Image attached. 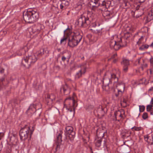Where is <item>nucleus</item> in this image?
<instances>
[{
  "mask_svg": "<svg viewBox=\"0 0 153 153\" xmlns=\"http://www.w3.org/2000/svg\"><path fill=\"white\" fill-rule=\"evenodd\" d=\"M4 134L3 132L0 133V140H1L2 138L4 137Z\"/></svg>",
  "mask_w": 153,
  "mask_h": 153,
  "instance_id": "obj_46",
  "label": "nucleus"
},
{
  "mask_svg": "<svg viewBox=\"0 0 153 153\" xmlns=\"http://www.w3.org/2000/svg\"><path fill=\"white\" fill-rule=\"evenodd\" d=\"M95 32L98 35H100L102 33L101 29L99 30H96Z\"/></svg>",
  "mask_w": 153,
  "mask_h": 153,
  "instance_id": "obj_45",
  "label": "nucleus"
},
{
  "mask_svg": "<svg viewBox=\"0 0 153 153\" xmlns=\"http://www.w3.org/2000/svg\"><path fill=\"white\" fill-rule=\"evenodd\" d=\"M86 67L85 65L81 66V69L79 72L76 73L75 78L78 79L81 76L82 74H84L85 72Z\"/></svg>",
  "mask_w": 153,
  "mask_h": 153,
  "instance_id": "obj_14",
  "label": "nucleus"
},
{
  "mask_svg": "<svg viewBox=\"0 0 153 153\" xmlns=\"http://www.w3.org/2000/svg\"><path fill=\"white\" fill-rule=\"evenodd\" d=\"M4 32H6L5 31L1 30L0 32V34H2L3 33H4Z\"/></svg>",
  "mask_w": 153,
  "mask_h": 153,
  "instance_id": "obj_52",
  "label": "nucleus"
},
{
  "mask_svg": "<svg viewBox=\"0 0 153 153\" xmlns=\"http://www.w3.org/2000/svg\"><path fill=\"white\" fill-rule=\"evenodd\" d=\"M117 56V54L116 53H115L111 56V59H113V62H115L117 60V59L116 58Z\"/></svg>",
  "mask_w": 153,
  "mask_h": 153,
  "instance_id": "obj_38",
  "label": "nucleus"
},
{
  "mask_svg": "<svg viewBox=\"0 0 153 153\" xmlns=\"http://www.w3.org/2000/svg\"><path fill=\"white\" fill-rule=\"evenodd\" d=\"M115 95L117 97L118 96V95L117 94H116Z\"/></svg>",
  "mask_w": 153,
  "mask_h": 153,
  "instance_id": "obj_58",
  "label": "nucleus"
},
{
  "mask_svg": "<svg viewBox=\"0 0 153 153\" xmlns=\"http://www.w3.org/2000/svg\"><path fill=\"white\" fill-rule=\"evenodd\" d=\"M143 37L142 36L139 39L138 41L137 42V44L138 45H140L143 43Z\"/></svg>",
  "mask_w": 153,
  "mask_h": 153,
  "instance_id": "obj_39",
  "label": "nucleus"
},
{
  "mask_svg": "<svg viewBox=\"0 0 153 153\" xmlns=\"http://www.w3.org/2000/svg\"><path fill=\"white\" fill-rule=\"evenodd\" d=\"M57 143H59L62 141V133L60 132L57 135L56 137Z\"/></svg>",
  "mask_w": 153,
  "mask_h": 153,
  "instance_id": "obj_33",
  "label": "nucleus"
},
{
  "mask_svg": "<svg viewBox=\"0 0 153 153\" xmlns=\"http://www.w3.org/2000/svg\"><path fill=\"white\" fill-rule=\"evenodd\" d=\"M61 91H63L65 95H67L70 93V89L68 85L66 84L61 88Z\"/></svg>",
  "mask_w": 153,
  "mask_h": 153,
  "instance_id": "obj_19",
  "label": "nucleus"
},
{
  "mask_svg": "<svg viewBox=\"0 0 153 153\" xmlns=\"http://www.w3.org/2000/svg\"><path fill=\"white\" fill-rule=\"evenodd\" d=\"M143 128L140 127H138L134 126L131 128L133 131H140L142 130Z\"/></svg>",
  "mask_w": 153,
  "mask_h": 153,
  "instance_id": "obj_35",
  "label": "nucleus"
},
{
  "mask_svg": "<svg viewBox=\"0 0 153 153\" xmlns=\"http://www.w3.org/2000/svg\"><path fill=\"white\" fill-rule=\"evenodd\" d=\"M127 100L123 98V100L121 101V104L123 107H125L126 106Z\"/></svg>",
  "mask_w": 153,
  "mask_h": 153,
  "instance_id": "obj_36",
  "label": "nucleus"
},
{
  "mask_svg": "<svg viewBox=\"0 0 153 153\" xmlns=\"http://www.w3.org/2000/svg\"><path fill=\"white\" fill-rule=\"evenodd\" d=\"M66 100H69L70 103L69 106L66 107V109L70 112L72 111L73 109L74 111V107H76L77 106L76 105V102L73 99L71 100L70 98H68L66 99Z\"/></svg>",
  "mask_w": 153,
  "mask_h": 153,
  "instance_id": "obj_10",
  "label": "nucleus"
},
{
  "mask_svg": "<svg viewBox=\"0 0 153 153\" xmlns=\"http://www.w3.org/2000/svg\"><path fill=\"white\" fill-rule=\"evenodd\" d=\"M111 3V2L110 1H103L102 2L101 5L104 7V8L107 9L109 7Z\"/></svg>",
  "mask_w": 153,
  "mask_h": 153,
  "instance_id": "obj_26",
  "label": "nucleus"
},
{
  "mask_svg": "<svg viewBox=\"0 0 153 153\" xmlns=\"http://www.w3.org/2000/svg\"><path fill=\"white\" fill-rule=\"evenodd\" d=\"M102 139L101 138H97L95 139V146L98 147L100 146L101 144Z\"/></svg>",
  "mask_w": 153,
  "mask_h": 153,
  "instance_id": "obj_27",
  "label": "nucleus"
},
{
  "mask_svg": "<svg viewBox=\"0 0 153 153\" xmlns=\"http://www.w3.org/2000/svg\"><path fill=\"white\" fill-rule=\"evenodd\" d=\"M114 118L113 119V120H119L123 119L125 117V111L123 109H121L114 112Z\"/></svg>",
  "mask_w": 153,
  "mask_h": 153,
  "instance_id": "obj_9",
  "label": "nucleus"
},
{
  "mask_svg": "<svg viewBox=\"0 0 153 153\" xmlns=\"http://www.w3.org/2000/svg\"><path fill=\"white\" fill-rule=\"evenodd\" d=\"M151 105H153V98H152L151 101L150 102Z\"/></svg>",
  "mask_w": 153,
  "mask_h": 153,
  "instance_id": "obj_50",
  "label": "nucleus"
},
{
  "mask_svg": "<svg viewBox=\"0 0 153 153\" xmlns=\"http://www.w3.org/2000/svg\"><path fill=\"white\" fill-rule=\"evenodd\" d=\"M88 37L89 38L90 41L92 42H96L97 39V36L94 35H92L89 34L88 35Z\"/></svg>",
  "mask_w": 153,
  "mask_h": 153,
  "instance_id": "obj_30",
  "label": "nucleus"
},
{
  "mask_svg": "<svg viewBox=\"0 0 153 153\" xmlns=\"http://www.w3.org/2000/svg\"><path fill=\"white\" fill-rule=\"evenodd\" d=\"M66 59V57H65L64 56H63L62 57V61H63L64 62L65 61V60Z\"/></svg>",
  "mask_w": 153,
  "mask_h": 153,
  "instance_id": "obj_47",
  "label": "nucleus"
},
{
  "mask_svg": "<svg viewBox=\"0 0 153 153\" xmlns=\"http://www.w3.org/2000/svg\"><path fill=\"white\" fill-rule=\"evenodd\" d=\"M53 100L52 99H51V101H53Z\"/></svg>",
  "mask_w": 153,
  "mask_h": 153,
  "instance_id": "obj_62",
  "label": "nucleus"
},
{
  "mask_svg": "<svg viewBox=\"0 0 153 153\" xmlns=\"http://www.w3.org/2000/svg\"><path fill=\"white\" fill-rule=\"evenodd\" d=\"M11 152V149L8 147V148H7L5 152V153H10Z\"/></svg>",
  "mask_w": 153,
  "mask_h": 153,
  "instance_id": "obj_44",
  "label": "nucleus"
},
{
  "mask_svg": "<svg viewBox=\"0 0 153 153\" xmlns=\"http://www.w3.org/2000/svg\"><path fill=\"white\" fill-rule=\"evenodd\" d=\"M120 73L118 71H117L116 70L114 69L111 71H107L105 74V76L108 77L109 82L115 83L118 81V76H120Z\"/></svg>",
  "mask_w": 153,
  "mask_h": 153,
  "instance_id": "obj_3",
  "label": "nucleus"
},
{
  "mask_svg": "<svg viewBox=\"0 0 153 153\" xmlns=\"http://www.w3.org/2000/svg\"><path fill=\"white\" fill-rule=\"evenodd\" d=\"M59 0H53V5L56 7H58L59 5Z\"/></svg>",
  "mask_w": 153,
  "mask_h": 153,
  "instance_id": "obj_37",
  "label": "nucleus"
},
{
  "mask_svg": "<svg viewBox=\"0 0 153 153\" xmlns=\"http://www.w3.org/2000/svg\"><path fill=\"white\" fill-rule=\"evenodd\" d=\"M68 39V37L65 34V31L64 32V37L62 39L60 40V43L61 44H66L67 40V39Z\"/></svg>",
  "mask_w": 153,
  "mask_h": 153,
  "instance_id": "obj_31",
  "label": "nucleus"
},
{
  "mask_svg": "<svg viewBox=\"0 0 153 153\" xmlns=\"http://www.w3.org/2000/svg\"><path fill=\"white\" fill-rule=\"evenodd\" d=\"M128 1H133V0H128Z\"/></svg>",
  "mask_w": 153,
  "mask_h": 153,
  "instance_id": "obj_60",
  "label": "nucleus"
},
{
  "mask_svg": "<svg viewBox=\"0 0 153 153\" xmlns=\"http://www.w3.org/2000/svg\"><path fill=\"white\" fill-rule=\"evenodd\" d=\"M42 25L40 24H37L33 25L28 29V32L30 35L35 33H39L42 29Z\"/></svg>",
  "mask_w": 153,
  "mask_h": 153,
  "instance_id": "obj_7",
  "label": "nucleus"
},
{
  "mask_svg": "<svg viewBox=\"0 0 153 153\" xmlns=\"http://www.w3.org/2000/svg\"><path fill=\"white\" fill-rule=\"evenodd\" d=\"M66 134L68 135L69 139L71 141H73L75 137V133L73 131V127L70 126H68L65 128Z\"/></svg>",
  "mask_w": 153,
  "mask_h": 153,
  "instance_id": "obj_8",
  "label": "nucleus"
},
{
  "mask_svg": "<svg viewBox=\"0 0 153 153\" xmlns=\"http://www.w3.org/2000/svg\"><path fill=\"white\" fill-rule=\"evenodd\" d=\"M31 16L30 23H33L36 22L39 17V15L38 12L31 9Z\"/></svg>",
  "mask_w": 153,
  "mask_h": 153,
  "instance_id": "obj_11",
  "label": "nucleus"
},
{
  "mask_svg": "<svg viewBox=\"0 0 153 153\" xmlns=\"http://www.w3.org/2000/svg\"><path fill=\"white\" fill-rule=\"evenodd\" d=\"M36 109L35 105L33 104H31L26 111V113L28 115H30L36 111Z\"/></svg>",
  "mask_w": 153,
  "mask_h": 153,
  "instance_id": "obj_18",
  "label": "nucleus"
},
{
  "mask_svg": "<svg viewBox=\"0 0 153 153\" xmlns=\"http://www.w3.org/2000/svg\"><path fill=\"white\" fill-rule=\"evenodd\" d=\"M65 34L68 37V45L71 47L76 46L82 39V36L80 35L78 30L72 32L71 28L68 27L65 30Z\"/></svg>",
  "mask_w": 153,
  "mask_h": 153,
  "instance_id": "obj_1",
  "label": "nucleus"
},
{
  "mask_svg": "<svg viewBox=\"0 0 153 153\" xmlns=\"http://www.w3.org/2000/svg\"><path fill=\"white\" fill-rule=\"evenodd\" d=\"M142 117L144 119H146L148 117V114L146 113H144L142 115Z\"/></svg>",
  "mask_w": 153,
  "mask_h": 153,
  "instance_id": "obj_42",
  "label": "nucleus"
},
{
  "mask_svg": "<svg viewBox=\"0 0 153 153\" xmlns=\"http://www.w3.org/2000/svg\"><path fill=\"white\" fill-rule=\"evenodd\" d=\"M31 9H28L27 11H25L23 13V18L25 21L30 23L31 16Z\"/></svg>",
  "mask_w": 153,
  "mask_h": 153,
  "instance_id": "obj_12",
  "label": "nucleus"
},
{
  "mask_svg": "<svg viewBox=\"0 0 153 153\" xmlns=\"http://www.w3.org/2000/svg\"><path fill=\"white\" fill-rule=\"evenodd\" d=\"M144 7H143L141 5H138L134 12V15H136V16L138 17L141 16L144 13Z\"/></svg>",
  "mask_w": 153,
  "mask_h": 153,
  "instance_id": "obj_13",
  "label": "nucleus"
},
{
  "mask_svg": "<svg viewBox=\"0 0 153 153\" xmlns=\"http://www.w3.org/2000/svg\"><path fill=\"white\" fill-rule=\"evenodd\" d=\"M146 0H139V1L140 2H144Z\"/></svg>",
  "mask_w": 153,
  "mask_h": 153,
  "instance_id": "obj_54",
  "label": "nucleus"
},
{
  "mask_svg": "<svg viewBox=\"0 0 153 153\" xmlns=\"http://www.w3.org/2000/svg\"><path fill=\"white\" fill-rule=\"evenodd\" d=\"M139 111L140 112H143L144 111L145 107L143 105H139Z\"/></svg>",
  "mask_w": 153,
  "mask_h": 153,
  "instance_id": "obj_41",
  "label": "nucleus"
},
{
  "mask_svg": "<svg viewBox=\"0 0 153 153\" xmlns=\"http://www.w3.org/2000/svg\"><path fill=\"white\" fill-rule=\"evenodd\" d=\"M102 15L104 17L107 19L111 18L113 16L112 13L107 10L103 12Z\"/></svg>",
  "mask_w": 153,
  "mask_h": 153,
  "instance_id": "obj_21",
  "label": "nucleus"
},
{
  "mask_svg": "<svg viewBox=\"0 0 153 153\" xmlns=\"http://www.w3.org/2000/svg\"><path fill=\"white\" fill-rule=\"evenodd\" d=\"M127 133L128 134V135L127 136V137H128L129 136H130V135L131 134V131H128Z\"/></svg>",
  "mask_w": 153,
  "mask_h": 153,
  "instance_id": "obj_51",
  "label": "nucleus"
},
{
  "mask_svg": "<svg viewBox=\"0 0 153 153\" xmlns=\"http://www.w3.org/2000/svg\"><path fill=\"white\" fill-rule=\"evenodd\" d=\"M150 111V114L152 115H153V109L151 110Z\"/></svg>",
  "mask_w": 153,
  "mask_h": 153,
  "instance_id": "obj_53",
  "label": "nucleus"
},
{
  "mask_svg": "<svg viewBox=\"0 0 153 153\" xmlns=\"http://www.w3.org/2000/svg\"><path fill=\"white\" fill-rule=\"evenodd\" d=\"M90 23V22L88 18L83 15H81L76 22V24L77 25L83 27H87Z\"/></svg>",
  "mask_w": 153,
  "mask_h": 153,
  "instance_id": "obj_5",
  "label": "nucleus"
},
{
  "mask_svg": "<svg viewBox=\"0 0 153 153\" xmlns=\"http://www.w3.org/2000/svg\"><path fill=\"white\" fill-rule=\"evenodd\" d=\"M144 139L145 141H146L149 145H152L153 144V137L152 136H149L148 135L144 136Z\"/></svg>",
  "mask_w": 153,
  "mask_h": 153,
  "instance_id": "obj_22",
  "label": "nucleus"
},
{
  "mask_svg": "<svg viewBox=\"0 0 153 153\" xmlns=\"http://www.w3.org/2000/svg\"><path fill=\"white\" fill-rule=\"evenodd\" d=\"M150 46L153 48V42L151 44Z\"/></svg>",
  "mask_w": 153,
  "mask_h": 153,
  "instance_id": "obj_55",
  "label": "nucleus"
},
{
  "mask_svg": "<svg viewBox=\"0 0 153 153\" xmlns=\"http://www.w3.org/2000/svg\"><path fill=\"white\" fill-rule=\"evenodd\" d=\"M149 47V45H143L139 48V50L141 51H144L146 49L148 48Z\"/></svg>",
  "mask_w": 153,
  "mask_h": 153,
  "instance_id": "obj_34",
  "label": "nucleus"
},
{
  "mask_svg": "<svg viewBox=\"0 0 153 153\" xmlns=\"http://www.w3.org/2000/svg\"><path fill=\"white\" fill-rule=\"evenodd\" d=\"M153 107V105H148L147 106V107H146V109H147V111H151L152 110L151 109Z\"/></svg>",
  "mask_w": 153,
  "mask_h": 153,
  "instance_id": "obj_40",
  "label": "nucleus"
},
{
  "mask_svg": "<svg viewBox=\"0 0 153 153\" xmlns=\"http://www.w3.org/2000/svg\"><path fill=\"white\" fill-rule=\"evenodd\" d=\"M71 0H60V7L61 9H65L69 5Z\"/></svg>",
  "mask_w": 153,
  "mask_h": 153,
  "instance_id": "obj_17",
  "label": "nucleus"
},
{
  "mask_svg": "<svg viewBox=\"0 0 153 153\" xmlns=\"http://www.w3.org/2000/svg\"><path fill=\"white\" fill-rule=\"evenodd\" d=\"M118 93L119 94H121L124 92L125 89V85L123 84L119 85L117 87Z\"/></svg>",
  "mask_w": 153,
  "mask_h": 153,
  "instance_id": "obj_25",
  "label": "nucleus"
},
{
  "mask_svg": "<svg viewBox=\"0 0 153 153\" xmlns=\"http://www.w3.org/2000/svg\"><path fill=\"white\" fill-rule=\"evenodd\" d=\"M48 53V51H47V48H45L41 49L37 51L36 53V54L38 56L40 57L42 56L45 53Z\"/></svg>",
  "mask_w": 153,
  "mask_h": 153,
  "instance_id": "obj_20",
  "label": "nucleus"
},
{
  "mask_svg": "<svg viewBox=\"0 0 153 153\" xmlns=\"http://www.w3.org/2000/svg\"><path fill=\"white\" fill-rule=\"evenodd\" d=\"M123 37H120V40L116 42L114 39H111L110 42V46L111 48H113L116 50L119 49L120 47H123L126 44H122V40Z\"/></svg>",
  "mask_w": 153,
  "mask_h": 153,
  "instance_id": "obj_6",
  "label": "nucleus"
},
{
  "mask_svg": "<svg viewBox=\"0 0 153 153\" xmlns=\"http://www.w3.org/2000/svg\"><path fill=\"white\" fill-rule=\"evenodd\" d=\"M149 92H152L153 93V86L151 87L149 90Z\"/></svg>",
  "mask_w": 153,
  "mask_h": 153,
  "instance_id": "obj_48",
  "label": "nucleus"
},
{
  "mask_svg": "<svg viewBox=\"0 0 153 153\" xmlns=\"http://www.w3.org/2000/svg\"><path fill=\"white\" fill-rule=\"evenodd\" d=\"M97 111L98 115H103L105 113L104 109L101 106H100L97 110Z\"/></svg>",
  "mask_w": 153,
  "mask_h": 153,
  "instance_id": "obj_29",
  "label": "nucleus"
},
{
  "mask_svg": "<svg viewBox=\"0 0 153 153\" xmlns=\"http://www.w3.org/2000/svg\"><path fill=\"white\" fill-rule=\"evenodd\" d=\"M147 66V65H146V66Z\"/></svg>",
  "mask_w": 153,
  "mask_h": 153,
  "instance_id": "obj_61",
  "label": "nucleus"
},
{
  "mask_svg": "<svg viewBox=\"0 0 153 153\" xmlns=\"http://www.w3.org/2000/svg\"><path fill=\"white\" fill-rule=\"evenodd\" d=\"M89 3L92 9L94 7H97L99 6V2L98 0H91Z\"/></svg>",
  "mask_w": 153,
  "mask_h": 153,
  "instance_id": "obj_23",
  "label": "nucleus"
},
{
  "mask_svg": "<svg viewBox=\"0 0 153 153\" xmlns=\"http://www.w3.org/2000/svg\"><path fill=\"white\" fill-rule=\"evenodd\" d=\"M121 63L123 66V71L125 72H127L128 70V67L130 64L129 60L126 59L124 58Z\"/></svg>",
  "mask_w": 153,
  "mask_h": 153,
  "instance_id": "obj_15",
  "label": "nucleus"
},
{
  "mask_svg": "<svg viewBox=\"0 0 153 153\" xmlns=\"http://www.w3.org/2000/svg\"><path fill=\"white\" fill-rule=\"evenodd\" d=\"M153 19V13L151 11H150L147 17L146 20L148 22H150Z\"/></svg>",
  "mask_w": 153,
  "mask_h": 153,
  "instance_id": "obj_28",
  "label": "nucleus"
},
{
  "mask_svg": "<svg viewBox=\"0 0 153 153\" xmlns=\"http://www.w3.org/2000/svg\"><path fill=\"white\" fill-rule=\"evenodd\" d=\"M27 48L26 46H25L23 48L20 49L17 51V54L19 55H21L22 54H24L27 51Z\"/></svg>",
  "mask_w": 153,
  "mask_h": 153,
  "instance_id": "obj_24",
  "label": "nucleus"
},
{
  "mask_svg": "<svg viewBox=\"0 0 153 153\" xmlns=\"http://www.w3.org/2000/svg\"><path fill=\"white\" fill-rule=\"evenodd\" d=\"M1 73L3 72V71H1Z\"/></svg>",
  "mask_w": 153,
  "mask_h": 153,
  "instance_id": "obj_59",
  "label": "nucleus"
},
{
  "mask_svg": "<svg viewBox=\"0 0 153 153\" xmlns=\"http://www.w3.org/2000/svg\"><path fill=\"white\" fill-rule=\"evenodd\" d=\"M30 131V127L27 125H25L22 127L19 132L20 139L22 140H25L28 137Z\"/></svg>",
  "mask_w": 153,
  "mask_h": 153,
  "instance_id": "obj_4",
  "label": "nucleus"
},
{
  "mask_svg": "<svg viewBox=\"0 0 153 153\" xmlns=\"http://www.w3.org/2000/svg\"><path fill=\"white\" fill-rule=\"evenodd\" d=\"M150 62L151 65L150 72L151 74H153V57H152L150 59Z\"/></svg>",
  "mask_w": 153,
  "mask_h": 153,
  "instance_id": "obj_32",
  "label": "nucleus"
},
{
  "mask_svg": "<svg viewBox=\"0 0 153 153\" xmlns=\"http://www.w3.org/2000/svg\"><path fill=\"white\" fill-rule=\"evenodd\" d=\"M33 133V131H31L30 132V135L31 136V134H32Z\"/></svg>",
  "mask_w": 153,
  "mask_h": 153,
  "instance_id": "obj_57",
  "label": "nucleus"
},
{
  "mask_svg": "<svg viewBox=\"0 0 153 153\" xmlns=\"http://www.w3.org/2000/svg\"><path fill=\"white\" fill-rule=\"evenodd\" d=\"M59 146V144H58V145H57V147H56V151L57 150V148L58 147V146Z\"/></svg>",
  "mask_w": 153,
  "mask_h": 153,
  "instance_id": "obj_56",
  "label": "nucleus"
},
{
  "mask_svg": "<svg viewBox=\"0 0 153 153\" xmlns=\"http://www.w3.org/2000/svg\"><path fill=\"white\" fill-rule=\"evenodd\" d=\"M3 147L2 143L0 144V151H1Z\"/></svg>",
  "mask_w": 153,
  "mask_h": 153,
  "instance_id": "obj_49",
  "label": "nucleus"
},
{
  "mask_svg": "<svg viewBox=\"0 0 153 153\" xmlns=\"http://www.w3.org/2000/svg\"><path fill=\"white\" fill-rule=\"evenodd\" d=\"M37 59L36 55L32 54L24 56L22 60V64L25 68H29L36 62Z\"/></svg>",
  "mask_w": 153,
  "mask_h": 153,
  "instance_id": "obj_2",
  "label": "nucleus"
},
{
  "mask_svg": "<svg viewBox=\"0 0 153 153\" xmlns=\"http://www.w3.org/2000/svg\"><path fill=\"white\" fill-rule=\"evenodd\" d=\"M106 79H104L102 83V88L103 90L108 91L109 90L110 88H111V83L109 82V83L108 82L106 83Z\"/></svg>",
  "mask_w": 153,
  "mask_h": 153,
  "instance_id": "obj_16",
  "label": "nucleus"
},
{
  "mask_svg": "<svg viewBox=\"0 0 153 153\" xmlns=\"http://www.w3.org/2000/svg\"><path fill=\"white\" fill-rule=\"evenodd\" d=\"M124 4L125 7H127V8L129 7L131 5L130 4L128 1L124 2Z\"/></svg>",
  "mask_w": 153,
  "mask_h": 153,
  "instance_id": "obj_43",
  "label": "nucleus"
}]
</instances>
